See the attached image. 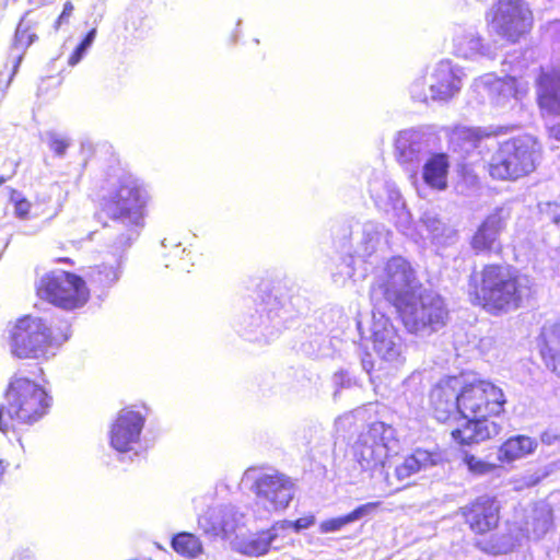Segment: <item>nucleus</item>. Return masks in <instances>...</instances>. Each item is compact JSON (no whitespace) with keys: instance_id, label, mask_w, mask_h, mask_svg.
Wrapping results in <instances>:
<instances>
[{"instance_id":"obj_1","label":"nucleus","mask_w":560,"mask_h":560,"mask_svg":"<svg viewBox=\"0 0 560 560\" xmlns=\"http://www.w3.org/2000/svg\"><path fill=\"white\" fill-rule=\"evenodd\" d=\"M145 191L131 176L119 179L118 188L104 205V212L110 220L106 229L114 237L112 249L114 262L91 267L86 273L91 283L101 288L113 287L120 278L124 252L138 238L143 226Z\"/></svg>"},{"instance_id":"obj_2","label":"nucleus","mask_w":560,"mask_h":560,"mask_svg":"<svg viewBox=\"0 0 560 560\" xmlns=\"http://www.w3.org/2000/svg\"><path fill=\"white\" fill-rule=\"evenodd\" d=\"M463 427L452 431L454 441L463 445L480 443L500 433L501 427L488 416H497L503 410L505 404L501 388L487 381L465 383L459 388Z\"/></svg>"},{"instance_id":"obj_3","label":"nucleus","mask_w":560,"mask_h":560,"mask_svg":"<svg viewBox=\"0 0 560 560\" xmlns=\"http://www.w3.org/2000/svg\"><path fill=\"white\" fill-rule=\"evenodd\" d=\"M476 303L490 311L510 312L518 308L532 294L530 280L510 266L488 265L470 277Z\"/></svg>"},{"instance_id":"obj_4","label":"nucleus","mask_w":560,"mask_h":560,"mask_svg":"<svg viewBox=\"0 0 560 560\" xmlns=\"http://www.w3.org/2000/svg\"><path fill=\"white\" fill-rule=\"evenodd\" d=\"M52 398L46 389L28 377L15 374L5 392V415L0 406V431L7 433L16 424L32 425L49 410Z\"/></svg>"},{"instance_id":"obj_5","label":"nucleus","mask_w":560,"mask_h":560,"mask_svg":"<svg viewBox=\"0 0 560 560\" xmlns=\"http://www.w3.org/2000/svg\"><path fill=\"white\" fill-rule=\"evenodd\" d=\"M423 289L417 271L401 256H394L378 270L370 289L374 308L394 306L396 310Z\"/></svg>"},{"instance_id":"obj_6","label":"nucleus","mask_w":560,"mask_h":560,"mask_svg":"<svg viewBox=\"0 0 560 560\" xmlns=\"http://www.w3.org/2000/svg\"><path fill=\"white\" fill-rule=\"evenodd\" d=\"M68 332L54 335L47 323L38 317L20 318L9 330V349L18 359H47L55 348L67 341Z\"/></svg>"},{"instance_id":"obj_7","label":"nucleus","mask_w":560,"mask_h":560,"mask_svg":"<svg viewBox=\"0 0 560 560\" xmlns=\"http://www.w3.org/2000/svg\"><path fill=\"white\" fill-rule=\"evenodd\" d=\"M406 329L419 337H429L446 326L448 308L436 292L421 289L397 310Z\"/></svg>"},{"instance_id":"obj_8","label":"nucleus","mask_w":560,"mask_h":560,"mask_svg":"<svg viewBox=\"0 0 560 560\" xmlns=\"http://www.w3.org/2000/svg\"><path fill=\"white\" fill-rule=\"evenodd\" d=\"M540 156V147L536 139L525 135L500 144L489 163L492 178L517 179L533 172Z\"/></svg>"},{"instance_id":"obj_9","label":"nucleus","mask_w":560,"mask_h":560,"mask_svg":"<svg viewBox=\"0 0 560 560\" xmlns=\"http://www.w3.org/2000/svg\"><path fill=\"white\" fill-rule=\"evenodd\" d=\"M37 294L63 310L82 307L89 299L83 279L62 270L45 275L37 287Z\"/></svg>"},{"instance_id":"obj_10","label":"nucleus","mask_w":560,"mask_h":560,"mask_svg":"<svg viewBox=\"0 0 560 560\" xmlns=\"http://www.w3.org/2000/svg\"><path fill=\"white\" fill-rule=\"evenodd\" d=\"M487 20L490 32L511 43H516L533 26V13L524 0H498Z\"/></svg>"},{"instance_id":"obj_11","label":"nucleus","mask_w":560,"mask_h":560,"mask_svg":"<svg viewBox=\"0 0 560 560\" xmlns=\"http://www.w3.org/2000/svg\"><path fill=\"white\" fill-rule=\"evenodd\" d=\"M436 136L422 129H409L398 133L396 139L397 160L406 171L416 174L420 165L432 153Z\"/></svg>"},{"instance_id":"obj_12","label":"nucleus","mask_w":560,"mask_h":560,"mask_svg":"<svg viewBox=\"0 0 560 560\" xmlns=\"http://www.w3.org/2000/svg\"><path fill=\"white\" fill-rule=\"evenodd\" d=\"M144 422L141 412L129 408L120 410L109 431L110 446L120 454L137 456Z\"/></svg>"},{"instance_id":"obj_13","label":"nucleus","mask_w":560,"mask_h":560,"mask_svg":"<svg viewBox=\"0 0 560 560\" xmlns=\"http://www.w3.org/2000/svg\"><path fill=\"white\" fill-rule=\"evenodd\" d=\"M288 314L284 304L277 296L270 295L259 311L243 317L241 326L244 334L250 335L259 330L260 335L269 340L284 327Z\"/></svg>"},{"instance_id":"obj_14","label":"nucleus","mask_w":560,"mask_h":560,"mask_svg":"<svg viewBox=\"0 0 560 560\" xmlns=\"http://www.w3.org/2000/svg\"><path fill=\"white\" fill-rule=\"evenodd\" d=\"M257 498L268 510H284L294 497V482L284 474L275 471L260 475L255 482Z\"/></svg>"},{"instance_id":"obj_15","label":"nucleus","mask_w":560,"mask_h":560,"mask_svg":"<svg viewBox=\"0 0 560 560\" xmlns=\"http://www.w3.org/2000/svg\"><path fill=\"white\" fill-rule=\"evenodd\" d=\"M463 387L462 376H450L440 381L431 390L430 399L433 416L439 422H446L463 417L459 388Z\"/></svg>"},{"instance_id":"obj_16","label":"nucleus","mask_w":560,"mask_h":560,"mask_svg":"<svg viewBox=\"0 0 560 560\" xmlns=\"http://www.w3.org/2000/svg\"><path fill=\"white\" fill-rule=\"evenodd\" d=\"M372 342L377 355L385 361H394L401 353V338L383 313V308H374L372 312Z\"/></svg>"},{"instance_id":"obj_17","label":"nucleus","mask_w":560,"mask_h":560,"mask_svg":"<svg viewBox=\"0 0 560 560\" xmlns=\"http://www.w3.org/2000/svg\"><path fill=\"white\" fill-rule=\"evenodd\" d=\"M462 68L454 66L450 60H442L435 65L429 77V92L432 101L447 102L459 93L462 89Z\"/></svg>"},{"instance_id":"obj_18","label":"nucleus","mask_w":560,"mask_h":560,"mask_svg":"<svg viewBox=\"0 0 560 560\" xmlns=\"http://www.w3.org/2000/svg\"><path fill=\"white\" fill-rule=\"evenodd\" d=\"M453 51L456 56L465 59H477L479 57L492 58L493 50L489 44L483 42L476 26L469 24H457L453 27Z\"/></svg>"},{"instance_id":"obj_19","label":"nucleus","mask_w":560,"mask_h":560,"mask_svg":"<svg viewBox=\"0 0 560 560\" xmlns=\"http://www.w3.org/2000/svg\"><path fill=\"white\" fill-rule=\"evenodd\" d=\"M499 509V503L494 498L482 495L477 498L469 506H465L463 514L472 532L485 534L497 527Z\"/></svg>"},{"instance_id":"obj_20","label":"nucleus","mask_w":560,"mask_h":560,"mask_svg":"<svg viewBox=\"0 0 560 560\" xmlns=\"http://www.w3.org/2000/svg\"><path fill=\"white\" fill-rule=\"evenodd\" d=\"M510 210L497 208L478 228L471 238V247L476 253L494 250L498 247V238L510 219Z\"/></svg>"},{"instance_id":"obj_21","label":"nucleus","mask_w":560,"mask_h":560,"mask_svg":"<svg viewBox=\"0 0 560 560\" xmlns=\"http://www.w3.org/2000/svg\"><path fill=\"white\" fill-rule=\"evenodd\" d=\"M283 524H273L270 528L236 539L234 549L247 557H261L270 550L279 549L277 545Z\"/></svg>"},{"instance_id":"obj_22","label":"nucleus","mask_w":560,"mask_h":560,"mask_svg":"<svg viewBox=\"0 0 560 560\" xmlns=\"http://www.w3.org/2000/svg\"><path fill=\"white\" fill-rule=\"evenodd\" d=\"M349 233V249H352V254L368 258L376 252L381 238L383 226L374 222H365L363 224L355 223L351 225Z\"/></svg>"},{"instance_id":"obj_23","label":"nucleus","mask_w":560,"mask_h":560,"mask_svg":"<svg viewBox=\"0 0 560 560\" xmlns=\"http://www.w3.org/2000/svg\"><path fill=\"white\" fill-rule=\"evenodd\" d=\"M476 88L487 93L490 101L499 107H504L509 101L516 98L518 93L517 80L511 75L498 78L490 73L486 74L476 81Z\"/></svg>"},{"instance_id":"obj_24","label":"nucleus","mask_w":560,"mask_h":560,"mask_svg":"<svg viewBox=\"0 0 560 560\" xmlns=\"http://www.w3.org/2000/svg\"><path fill=\"white\" fill-rule=\"evenodd\" d=\"M537 100L541 110L560 115V70L541 71L537 79Z\"/></svg>"},{"instance_id":"obj_25","label":"nucleus","mask_w":560,"mask_h":560,"mask_svg":"<svg viewBox=\"0 0 560 560\" xmlns=\"http://www.w3.org/2000/svg\"><path fill=\"white\" fill-rule=\"evenodd\" d=\"M428 237L436 250L454 245L458 241L457 231L443 222L434 211H425L420 218Z\"/></svg>"},{"instance_id":"obj_26","label":"nucleus","mask_w":560,"mask_h":560,"mask_svg":"<svg viewBox=\"0 0 560 560\" xmlns=\"http://www.w3.org/2000/svg\"><path fill=\"white\" fill-rule=\"evenodd\" d=\"M369 189L375 205L385 210H404L405 203L396 184L387 179L375 178L370 182Z\"/></svg>"},{"instance_id":"obj_27","label":"nucleus","mask_w":560,"mask_h":560,"mask_svg":"<svg viewBox=\"0 0 560 560\" xmlns=\"http://www.w3.org/2000/svg\"><path fill=\"white\" fill-rule=\"evenodd\" d=\"M354 457L362 470L382 467L387 458L384 446H378L368 432L361 435L357 442Z\"/></svg>"},{"instance_id":"obj_28","label":"nucleus","mask_w":560,"mask_h":560,"mask_svg":"<svg viewBox=\"0 0 560 560\" xmlns=\"http://www.w3.org/2000/svg\"><path fill=\"white\" fill-rule=\"evenodd\" d=\"M439 456L424 450H417L407 456L404 462L396 466L395 477L401 482L409 485V478L415 474L425 470L438 464Z\"/></svg>"},{"instance_id":"obj_29","label":"nucleus","mask_w":560,"mask_h":560,"mask_svg":"<svg viewBox=\"0 0 560 560\" xmlns=\"http://www.w3.org/2000/svg\"><path fill=\"white\" fill-rule=\"evenodd\" d=\"M448 167V156L445 153L432 154L424 161L422 166L424 183L434 189H445L447 186Z\"/></svg>"},{"instance_id":"obj_30","label":"nucleus","mask_w":560,"mask_h":560,"mask_svg":"<svg viewBox=\"0 0 560 560\" xmlns=\"http://www.w3.org/2000/svg\"><path fill=\"white\" fill-rule=\"evenodd\" d=\"M378 504H380L378 502H369V503L358 506L357 509H354L351 513H349L347 515H342L339 517L324 521L319 525V530L323 534L338 532L341 528H343L345 526H347L348 524L353 523L355 521L363 518L364 516L370 515L372 512H374L376 510Z\"/></svg>"},{"instance_id":"obj_31","label":"nucleus","mask_w":560,"mask_h":560,"mask_svg":"<svg viewBox=\"0 0 560 560\" xmlns=\"http://www.w3.org/2000/svg\"><path fill=\"white\" fill-rule=\"evenodd\" d=\"M536 445L537 444L534 440L525 435L511 438L500 447L499 458L506 462L522 458L530 454L535 450Z\"/></svg>"},{"instance_id":"obj_32","label":"nucleus","mask_w":560,"mask_h":560,"mask_svg":"<svg viewBox=\"0 0 560 560\" xmlns=\"http://www.w3.org/2000/svg\"><path fill=\"white\" fill-rule=\"evenodd\" d=\"M368 433L378 446H384L387 457L389 454L398 452V440L393 427L384 422H374L370 425Z\"/></svg>"},{"instance_id":"obj_33","label":"nucleus","mask_w":560,"mask_h":560,"mask_svg":"<svg viewBox=\"0 0 560 560\" xmlns=\"http://www.w3.org/2000/svg\"><path fill=\"white\" fill-rule=\"evenodd\" d=\"M214 521L211 526V532L214 535H222L224 538H229L236 528L238 527L241 516L234 511V508L226 506L213 515Z\"/></svg>"},{"instance_id":"obj_34","label":"nucleus","mask_w":560,"mask_h":560,"mask_svg":"<svg viewBox=\"0 0 560 560\" xmlns=\"http://www.w3.org/2000/svg\"><path fill=\"white\" fill-rule=\"evenodd\" d=\"M36 34L31 32L30 25L24 20L20 21L15 30L14 43L12 46V49L19 51L13 66V74L18 72L25 50L36 40Z\"/></svg>"},{"instance_id":"obj_35","label":"nucleus","mask_w":560,"mask_h":560,"mask_svg":"<svg viewBox=\"0 0 560 560\" xmlns=\"http://www.w3.org/2000/svg\"><path fill=\"white\" fill-rule=\"evenodd\" d=\"M542 337L552 359V370L560 376V319L550 327H544Z\"/></svg>"},{"instance_id":"obj_36","label":"nucleus","mask_w":560,"mask_h":560,"mask_svg":"<svg viewBox=\"0 0 560 560\" xmlns=\"http://www.w3.org/2000/svg\"><path fill=\"white\" fill-rule=\"evenodd\" d=\"M173 549L188 558H196L202 551L200 540L192 534L183 532L174 536L172 539Z\"/></svg>"},{"instance_id":"obj_37","label":"nucleus","mask_w":560,"mask_h":560,"mask_svg":"<svg viewBox=\"0 0 560 560\" xmlns=\"http://www.w3.org/2000/svg\"><path fill=\"white\" fill-rule=\"evenodd\" d=\"M95 37L96 28H92L82 39V42L77 46L72 55L69 57V66L73 67L82 60L89 48L92 46Z\"/></svg>"},{"instance_id":"obj_38","label":"nucleus","mask_w":560,"mask_h":560,"mask_svg":"<svg viewBox=\"0 0 560 560\" xmlns=\"http://www.w3.org/2000/svg\"><path fill=\"white\" fill-rule=\"evenodd\" d=\"M353 275V254L350 253V255L342 258V261L337 266V271L332 273V279L336 283L342 284L347 279L352 278Z\"/></svg>"},{"instance_id":"obj_39","label":"nucleus","mask_w":560,"mask_h":560,"mask_svg":"<svg viewBox=\"0 0 560 560\" xmlns=\"http://www.w3.org/2000/svg\"><path fill=\"white\" fill-rule=\"evenodd\" d=\"M464 463L467 465L468 469L477 475L489 474L494 469V465L489 464L487 462L477 458L474 455L466 454L464 457Z\"/></svg>"},{"instance_id":"obj_40","label":"nucleus","mask_w":560,"mask_h":560,"mask_svg":"<svg viewBox=\"0 0 560 560\" xmlns=\"http://www.w3.org/2000/svg\"><path fill=\"white\" fill-rule=\"evenodd\" d=\"M411 97L419 102H428L431 100L429 92V80L424 78H419L413 81L410 86Z\"/></svg>"},{"instance_id":"obj_41","label":"nucleus","mask_w":560,"mask_h":560,"mask_svg":"<svg viewBox=\"0 0 560 560\" xmlns=\"http://www.w3.org/2000/svg\"><path fill=\"white\" fill-rule=\"evenodd\" d=\"M47 137L49 148L55 152L56 155L63 156L68 147L70 145V139L57 132H48Z\"/></svg>"},{"instance_id":"obj_42","label":"nucleus","mask_w":560,"mask_h":560,"mask_svg":"<svg viewBox=\"0 0 560 560\" xmlns=\"http://www.w3.org/2000/svg\"><path fill=\"white\" fill-rule=\"evenodd\" d=\"M10 200L14 203V213L20 219H26L31 209V202L18 190H11Z\"/></svg>"},{"instance_id":"obj_43","label":"nucleus","mask_w":560,"mask_h":560,"mask_svg":"<svg viewBox=\"0 0 560 560\" xmlns=\"http://www.w3.org/2000/svg\"><path fill=\"white\" fill-rule=\"evenodd\" d=\"M315 523V516L308 515L304 517H300L296 521H280L276 522V524H283L281 527V536L284 535V532H287L290 528H293L295 532H300L302 529H306L311 527Z\"/></svg>"},{"instance_id":"obj_44","label":"nucleus","mask_w":560,"mask_h":560,"mask_svg":"<svg viewBox=\"0 0 560 560\" xmlns=\"http://www.w3.org/2000/svg\"><path fill=\"white\" fill-rule=\"evenodd\" d=\"M332 382L335 386L337 387L336 392L334 393V398H337L338 392L340 388H350L354 382L346 372H337L334 374Z\"/></svg>"},{"instance_id":"obj_45","label":"nucleus","mask_w":560,"mask_h":560,"mask_svg":"<svg viewBox=\"0 0 560 560\" xmlns=\"http://www.w3.org/2000/svg\"><path fill=\"white\" fill-rule=\"evenodd\" d=\"M457 133L466 139H470L472 142H476L480 139L479 130L471 128H462L458 129Z\"/></svg>"},{"instance_id":"obj_46","label":"nucleus","mask_w":560,"mask_h":560,"mask_svg":"<svg viewBox=\"0 0 560 560\" xmlns=\"http://www.w3.org/2000/svg\"><path fill=\"white\" fill-rule=\"evenodd\" d=\"M547 207L551 221L560 226V206L558 203H548Z\"/></svg>"},{"instance_id":"obj_47","label":"nucleus","mask_w":560,"mask_h":560,"mask_svg":"<svg viewBox=\"0 0 560 560\" xmlns=\"http://www.w3.org/2000/svg\"><path fill=\"white\" fill-rule=\"evenodd\" d=\"M72 11H73V5L71 2H66V4L63 5V10L61 12V14L59 15L58 20L56 21V30L60 26V24L66 21L67 19H69V16L72 14Z\"/></svg>"},{"instance_id":"obj_48","label":"nucleus","mask_w":560,"mask_h":560,"mask_svg":"<svg viewBox=\"0 0 560 560\" xmlns=\"http://www.w3.org/2000/svg\"><path fill=\"white\" fill-rule=\"evenodd\" d=\"M362 368L366 373H371V371L374 369V362L372 361V358L370 354H365L362 358Z\"/></svg>"},{"instance_id":"obj_49","label":"nucleus","mask_w":560,"mask_h":560,"mask_svg":"<svg viewBox=\"0 0 560 560\" xmlns=\"http://www.w3.org/2000/svg\"><path fill=\"white\" fill-rule=\"evenodd\" d=\"M13 560H33V555L28 551L15 553Z\"/></svg>"},{"instance_id":"obj_50","label":"nucleus","mask_w":560,"mask_h":560,"mask_svg":"<svg viewBox=\"0 0 560 560\" xmlns=\"http://www.w3.org/2000/svg\"><path fill=\"white\" fill-rule=\"evenodd\" d=\"M550 133L553 138L560 140V122L550 129Z\"/></svg>"},{"instance_id":"obj_51","label":"nucleus","mask_w":560,"mask_h":560,"mask_svg":"<svg viewBox=\"0 0 560 560\" xmlns=\"http://www.w3.org/2000/svg\"><path fill=\"white\" fill-rule=\"evenodd\" d=\"M176 268L179 269V270H186V271H189L188 270V264L184 260V258H180L179 261L177 262L176 265Z\"/></svg>"},{"instance_id":"obj_52","label":"nucleus","mask_w":560,"mask_h":560,"mask_svg":"<svg viewBox=\"0 0 560 560\" xmlns=\"http://www.w3.org/2000/svg\"><path fill=\"white\" fill-rule=\"evenodd\" d=\"M179 253L184 254V253H186V249H185V248H179V245H175V246H174V253H173V255H174V256H177Z\"/></svg>"},{"instance_id":"obj_53","label":"nucleus","mask_w":560,"mask_h":560,"mask_svg":"<svg viewBox=\"0 0 560 560\" xmlns=\"http://www.w3.org/2000/svg\"><path fill=\"white\" fill-rule=\"evenodd\" d=\"M558 28H560V22H558V21L552 22L550 25V30L557 31Z\"/></svg>"},{"instance_id":"obj_54","label":"nucleus","mask_w":560,"mask_h":560,"mask_svg":"<svg viewBox=\"0 0 560 560\" xmlns=\"http://www.w3.org/2000/svg\"><path fill=\"white\" fill-rule=\"evenodd\" d=\"M7 465L0 460V476L5 471Z\"/></svg>"},{"instance_id":"obj_55","label":"nucleus","mask_w":560,"mask_h":560,"mask_svg":"<svg viewBox=\"0 0 560 560\" xmlns=\"http://www.w3.org/2000/svg\"><path fill=\"white\" fill-rule=\"evenodd\" d=\"M7 180H8V178H7V177H4V176H0V186H1L2 184H4Z\"/></svg>"},{"instance_id":"obj_56","label":"nucleus","mask_w":560,"mask_h":560,"mask_svg":"<svg viewBox=\"0 0 560 560\" xmlns=\"http://www.w3.org/2000/svg\"><path fill=\"white\" fill-rule=\"evenodd\" d=\"M253 340H255V341H259V340H260V338H259L258 336H255V337L253 338Z\"/></svg>"},{"instance_id":"obj_57","label":"nucleus","mask_w":560,"mask_h":560,"mask_svg":"<svg viewBox=\"0 0 560 560\" xmlns=\"http://www.w3.org/2000/svg\"><path fill=\"white\" fill-rule=\"evenodd\" d=\"M166 241H167V240L165 238V240H163V242H162V245H163L164 247H166Z\"/></svg>"}]
</instances>
